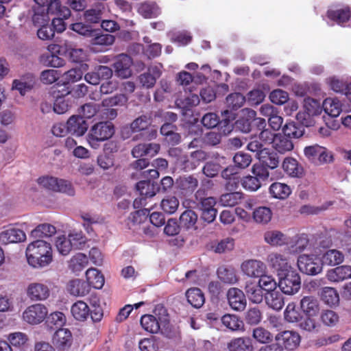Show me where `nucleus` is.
Here are the masks:
<instances>
[{"instance_id":"obj_27","label":"nucleus","mask_w":351,"mask_h":351,"mask_svg":"<svg viewBox=\"0 0 351 351\" xmlns=\"http://www.w3.org/2000/svg\"><path fill=\"white\" fill-rule=\"evenodd\" d=\"M273 148L281 154L291 152L293 147V143L288 137L282 134H276L274 141H272Z\"/></svg>"},{"instance_id":"obj_6","label":"nucleus","mask_w":351,"mask_h":351,"mask_svg":"<svg viewBox=\"0 0 351 351\" xmlns=\"http://www.w3.org/2000/svg\"><path fill=\"white\" fill-rule=\"evenodd\" d=\"M304 154L308 160L316 165L330 162L332 159L330 152L317 144L304 147Z\"/></svg>"},{"instance_id":"obj_48","label":"nucleus","mask_w":351,"mask_h":351,"mask_svg":"<svg viewBox=\"0 0 351 351\" xmlns=\"http://www.w3.org/2000/svg\"><path fill=\"white\" fill-rule=\"evenodd\" d=\"M245 292L249 299L254 303L258 304L263 298V291L256 284H247L245 287Z\"/></svg>"},{"instance_id":"obj_35","label":"nucleus","mask_w":351,"mask_h":351,"mask_svg":"<svg viewBox=\"0 0 351 351\" xmlns=\"http://www.w3.org/2000/svg\"><path fill=\"white\" fill-rule=\"evenodd\" d=\"M218 278L224 283L234 284L238 281V276L234 268L232 267H220L217 269Z\"/></svg>"},{"instance_id":"obj_47","label":"nucleus","mask_w":351,"mask_h":351,"mask_svg":"<svg viewBox=\"0 0 351 351\" xmlns=\"http://www.w3.org/2000/svg\"><path fill=\"white\" fill-rule=\"evenodd\" d=\"M221 176L228 181L226 184V189L228 191H232L237 189L238 185V179L236 177V172L233 167H229L221 172Z\"/></svg>"},{"instance_id":"obj_38","label":"nucleus","mask_w":351,"mask_h":351,"mask_svg":"<svg viewBox=\"0 0 351 351\" xmlns=\"http://www.w3.org/2000/svg\"><path fill=\"white\" fill-rule=\"evenodd\" d=\"M187 301L195 308H200L205 302V298L202 291L198 288H191L186 293Z\"/></svg>"},{"instance_id":"obj_40","label":"nucleus","mask_w":351,"mask_h":351,"mask_svg":"<svg viewBox=\"0 0 351 351\" xmlns=\"http://www.w3.org/2000/svg\"><path fill=\"white\" fill-rule=\"evenodd\" d=\"M152 119L146 115L141 116L134 119L130 124V129L133 133L145 132L152 126Z\"/></svg>"},{"instance_id":"obj_52","label":"nucleus","mask_w":351,"mask_h":351,"mask_svg":"<svg viewBox=\"0 0 351 351\" xmlns=\"http://www.w3.org/2000/svg\"><path fill=\"white\" fill-rule=\"evenodd\" d=\"M27 78L28 81L14 80L12 83V88L19 90L21 95H25L26 91L30 90L34 85L33 75L28 74Z\"/></svg>"},{"instance_id":"obj_63","label":"nucleus","mask_w":351,"mask_h":351,"mask_svg":"<svg viewBox=\"0 0 351 351\" xmlns=\"http://www.w3.org/2000/svg\"><path fill=\"white\" fill-rule=\"evenodd\" d=\"M204 191H197L195 194L197 201L201 204V210L215 209L214 206L216 204V199L213 197H202Z\"/></svg>"},{"instance_id":"obj_50","label":"nucleus","mask_w":351,"mask_h":351,"mask_svg":"<svg viewBox=\"0 0 351 351\" xmlns=\"http://www.w3.org/2000/svg\"><path fill=\"white\" fill-rule=\"evenodd\" d=\"M68 238L73 249H82L86 243V238L82 231L72 230L69 232Z\"/></svg>"},{"instance_id":"obj_33","label":"nucleus","mask_w":351,"mask_h":351,"mask_svg":"<svg viewBox=\"0 0 351 351\" xmlns=\"http://www.w3.org/2000/svg\"><path fill=\"white\" fill-rule=\"evenodd\" d=\"M222 324L232 331L243 330L244 328L243 322L237 315L226 314L221 317Z\"/></svg>"},{"instance_id":"obj_18","label":"nucleus","mask_w":351,"mask_h":351,"mask_svg":"<svg viewBox=\"0 0 351 351\" xmlns=\"http://www.w3.org/2000/svg\"><path fill=\"white\" fill-rule=\"evenodd\" d=\"M282 167L285 172L291 178H302L304 174L303 167L294 158H285Z\"/></svg>"},{"instance_id":"obj_57","label":"nucleus","mask_w":351,"mask_h":351,"mask_svg":"<svg viewBox=\"0 0 351 351\" xmlns=\"http://www.w3.org/2000/svg\"><path fill=\"white\" fill-rule=\"evenodd\" d=\"M178 184L182 190L191 193L197 188L198 181L193 176L183 177L179 180Z\"/></svg>"},{"instance_id":"obj_36","label":"nucleus","mask_w":351,"mask_h":351,"mask_svg":"<svg viewBox=\"0 0 351 351\" xmlns=\"http://www.w3.org/2000/svg\"><path fill=\"white\" fill-rule=\"evenodd\" d=\"M252 217L256 223L265 225L271 221L272 212L267 206H260L253 211Z\"/></svg>"},{"instance_id":"obj_51","label":"nucleus","mask_w":351,"mask_h":351,"mask_svg":"<svg viewBox=\"0 0 351 351\" xmlns=\"http://www.w3.org/2000/svg\"><path fill=\"white\" fill-rule=\"evenodd\" d=\"M320 319L324 325L332 327L338 324L339 316L335 311L327 309L322 312Z\"/></svg>"},{"instance_id":"obj_55","label":"nucleus","mask_w":351,"mask_h":351,"mask_svg":"<svg viewBox=\"0 0 351 351\" xmlns=\"http://www.w3.org/2000/svg\"><path fill=\"white\" fill-rule=\"evenodd\" d=\"M91 36H94L91 40L93 46L106 47L112 45L114 42V36L110 34L96 35L93 33Z\"/></svg>"},{"instance_id":"obj_56","label":"nucleus","mask_w":351,"mask_h":351,"mask_svg":"<svg viewBox=\"0 0 351 351\" xmlns=\"http://www.w3.org/2000/svg\"><path fill=\"white\" fill-rule=\"evenodd\" d=\"M258 280V286L261 290H265L267 293L275 291L276 289L277 283L271 276L262 274Z\"/></svg>"},{"instance_id":"obj_24","label":"nucleus","mask_w":351,"mask_h":351,"mask_svg":"<svg viewBox=\"0 0 351 351\" xmlns=\"http://www.w3.org/2000/svg\"><path fill=\"white\" fill-rule=\"evenodd\" d=\"M320 260L322 266H335L343 262L344 255L339 250H328L322 254Z\"/></svg>"},{"instance_id":"obj_62","label":"nucleus","mask_w":351,"mask_h":351,"mask_svg":"<svg viewBox=\"0 0 351 351\" xmlns=\"http://www.w3.org/2000/svg\"><path fill=\"white\" fill-rule=\"evenodd\" d=\"M82 77V71H79L77 68H74L64 72L62 74V81L64 84H69L80 80Z\"/></svg>"},{"instance_id":"obj_37","label":"nucleus","mask_w":351,"mask_h":351,"mask_svg":"<svg viewBox=\"0 0 351 351\" xmlns=\"http://www.w3.org/2000/svg\"><path fill=\"white\" fill-rule=\"evenodd\" d=\"M265 302L269 308L275 311L281 310L285 304L282 295L276 291L267 293L265 295Z\"/></svg>"},{"instance_id":"obj_41","label":"nucleus","mask_w":351,"mask_h":351,"mask_svg":"<svg viewBox=\"0 0 351 351\" xmlns=\"http://www.w3.org/2000/svg\"><path fill=\"white\" fill-rule=\"evenodd\" d=\"M327 16L332 21L341 25L350 19V11L348 8L337 9L335 10L330 9L328 11Z\"/></svg>"},{"instance_id":"obj_49","label":"nucleus","mask_w":351,"mask_h":351,"mask_svg":"<svg viewBox=\"0 0 351 351\" xmlns=\"http://www.w3.org/2000/svg\"><path fill=\"white\" fill-rule=\"evenodd\" d=\"M56 232L55 226L49 223H43L32 231V236L34 237H49L55 234Z\"/></svg>"},{"instance_id":"obj_58","label":"nucleus","mask_w":351,"mask_h":351,"mask_svg":"<svg viewBox=\"0 0 351 351\" xmlns=\"http://www.w3.org/2000/svg\"><path fill=\"white\" fill-rule=\"evenodd\" d=\"M241 183L245 190L250 191H256L261 186V182L254 176L243 177L241 180Z\"/></svg>"},{"instance_id":"obj_4","label":"nucleus","mask_w":351,"mask_h":351,"mask_svg":"<svg viewBox=\"0 0 351 351\" xmlns=\"http://www.w3.org/2000/svg\"><path fill=\"white\" fill-rule=\"evenodd\" d=\"M114 133L113 124L110 121H101L93 125L88 134V141L91 147L97 149L99 143L111 138Z\"/></svg>"},{"instance_id":"obj_31","label":"nucleus","mask_w":351,"mask_h":351,"mask_svg":"<svg viewBox=\"0 0 351 351\" xmlns=\"http://www.w3.org/2000/svg\"><path fill=\"white\" fill-rule=\"evenodd\" d=\"M319 295L321 300L329 306H337L339 302V293L333 287H326L322 288Z\"/></svg>"},{"instance_id":"obj_9","label":"nucleus","mask_w":351,"mask_h":351,"mask_svg":"<svg viewBox=\"0 0 351 351\" xmlns=\"http://www.w3.org/2000/svg\"><path fill=\"white\" fill-rule=\"evenodd\" d=\"M132 58L125 53H121L114 58L113 68L115 75L120 78L126 79L132 75Z\"/></svg>"},{"instance_id":"obj_1","label":"nucleus","mask_w":351,"mask_h":351,"mask_svg":"<svg viewBox=\"0 0 351 351\" xmlns=\"http://www.w3.org/2000/svg\"><path fill=\"white\" fill-rule=\"evenodd\" d=\"M28 263L34 267H43L52 261V249L50 243L38 239L30 243L26 249Z\"/></svg>"},{"instance_id":"obj_17","label":"nucleus","mask_w":351,"mask_h":351,"mask_svg":"<svg viewBox=\"0 0 351 351\" xmlns=\"http://www.w3.org/2000/svg\"><path fill=\"white\" fill-rule=\"evenodd\" d=\"M326 278L331 282H340L351 278V265H344L327 271Z\"/></svg>"},{"instance_id":"obj_3","label":"nucleus","mask_w":351,"mask_h":351,"mask_svg":"<svg viewBox=\"0 0 351 351\" xmlns=\"http://www.w3.org/2000/svg\"><path fill=\"white\" fill-rule=\"evenodd\" d=\"M155 322L158 331L162 335L176 341L180 339L179 328L170 324L167 310L162 304L155 306Z\"/></svg>"},{"instance_id":"obj_12","label":"nucleus","mask_w":351,"mask_h":351,"mask_svg":"<svg viewBox=\"0 0 351 351\" xmlns=\"http://www.w3.org/2000/svg\"><path fill=\"white\" fill-rule=\"evenodd\" d=\"M265 265L256 259L245 261L241 265L242 273L250 278H258L265 273Z\"/></svg>"},{"instance_id":"obj_42","label":"nucleus","mask_w":351,"mask_h":351,"mask_svg":"<svg viewBox=\"0 0 351 351\" xmlns=\"http://www.w3.org/2000/svg\"><path fill=\"white\" fill-rule=\"evenodd\" d=\"M243 194L241 192H232L223 194L219 199V204L224 207H232L241 202Z\"/></svg>"},{"instance_id":"obj_46","label":"nucleus","mask_w":351,"mask_h":351,"mask_svg":"<svg viewBox=\"0 0 351 351\" xmlns=\"http://www.w3.org/2000/svg\"><path fill=\"white\" fill-rule=\"evenodd\" d=\"M197 214L192 210H186L180 217V226L186 229L195 228Z\"/></svg>"},{"instance_id":"obj_53","label":"nucleus","mask_w":351,"mask_h":351,"mask_svg":"<svg viewBox=\"0 0 351 351\" xmlns=\"http://www.w3.org/2000/svg\"><path fill=\"white\" fill-rule=\"evenodd\" d=\"M284 136L298 138L304 134V130L301 127H298L296 124L291 121L287 123L282 128Z\"/></svg>"},{"instance_id":"obj_23","label":"nucleus","mask_w":351,"mask_h":351,"mask_svg":"<svg viewBox=\"0 0 351 351\" xmlns=\"http://www.w3.org/2000/svg\"><path fill=\"white\" fill-rule=\"evenodd\" d=\"M206 154L202 150H197L191 154L190 158L182 156L180 162L182 164L184 169L186 170H193L201 161L206 159Z\"/></svg>"},{"instance_id":"obj_64","label":"nucleus","mask_w":351,"mask_h":351,"mask_svg":"<svg viewBox=\"0 0 351 351\" xmlns=\"http://www.w3.org/2000/svg\"><path fill=\"white\" fill-rule=\"evenodd\" d=\"M270 101L276 105H282L289 100V94L281 89H276L269 95Z\"/></svg>"},{"instance_id":"obj_22","label":"nucleus","mask_w":351,"mask_h":351,"mask_svg":"<svg viewBox=\"0 0 351 351\" xmlns=\"http://www.w3.org/2000/svg\"><path fill=\"white\" fill-rule=\"evenodd\" d=\"M25 239V232L18 228H9L0 233V243L2 244L22 242Z\"/></svg>"},{"instance_id":"obj_13","label":"nucleus","mask_w":351,"mask_h":351,"mask_svg":"<svg viewBox=\"0 0 351 351\" xmlns=\"http://www.w3.org/2000/svg\"><path fill=\"white\" fill-rule=\"evenodd\" d=\"M27 295L32 301L45 300L49 298L50 290L46 285L33 282L27 286Z\"/></svg>"},{"instance_id":"obj_21","label":"nucleus","mask_w":351,"mask_h":351,"mask_svg":"<svg viewBox=\"0 0 351 351\" xmlns=\"http://www.w3.org/2000/svg\"><path fill=\"white\" fill-rule=\"evenodd\" d=\"M152 171V169H149L143 172L142 175L145 180L136 184V190L139 191L141 195L145 196V198H152L154 196V180L148 176Z\"/></svg>"},{"instance_id":"obj_39","label":"nucleus","mask_w":351,"mask_h":351,"mask_svg":"<svg viewBox=\"0 0 351 351\" xmlns=\"http://www.w3.org/2000/svg\"><path fill=\"white\" fill-rule=\"evenodd\" d=\"M269 192L274 197L284 199L289 196L291 190L286 184L274 182L270 186Z\"/></svg>"},{"instance_id":"obj_19","label":"nucleus","mask_w":351,"mask_h":351,"mask_svg":"<svg viewBox=\"0 0 351 351\" xmlns=\"http://www.w3.org/2000/svg\"><path fill=\"white\" fill-rule=\"evenodd\" d=\"M73 342L71 331L66 328H60L56 330L53 336V343L60 350L69 348Z\"/></svg>"},{"instance_id":"obj_30","label":"nucleus","mask_w":351,"mask_h":351,"mask_svg":"<svg viewBox=\"0 0 351 351\" xmlns=\"http://www.w3.org/2000/svg\"><path fill=\"white\" fill-rule=\"evenodd\" d=\"M50 0H49L46 3H47ZM45 3L39 4L36 3V7L34 8V14L32 16V22L34 26L40 27L42 25H46L49 23L50 19L49 17V14L46 12V9L45 8Z\"/></svg>"},{"instance_id":"obj_44","label":"nucleus","mask_w":351,"mask_h":351,"mask_svg":"<svg viewBox=\"0 0 351 351\" xmlns=\"http://www.w3.org/2000/svg\"><path fill=\"white\" fill-rule=\"evenodd\" d=\"M247 147L250 151L256 152V157L261 162H263L272 153L269 149L263 148V144L257 140L250 141Z\"/></svg>"},{"instance_id":"obj_61","label":"nucleus","mask_w":351,"mask_h":351,"mask_svg":"<svg viewBox=\"0 0 351 351\" xmlns=\"http://www.w3.org/2000/svg\"><path fill=\"white\" fill-rule=\"evenodd\" d=\"M160 206L165 213L173 214L179 206V201L176 197H168L161 201Z\"/></svg>"},{"instance_id":"obj_2","label":"nucleus","mask_w":351,"mask_h":351,"mask_svg":"<svg viewBox=\"0 0 351 351\" xmlns=\"http://www.w3.org/2000/svg\"><path fill=\"white\" fill-rule=\"evenodd\" d=\"M322 111V104L319 101L308 97L304 99L302 110L297 114L296 119L303 125L311 127L315 125L316 119Z\"/></svg>"},{"instance_id":"obj_14","label":"nucleus","mask_w":351,"mask_h":351,"mask_svg":"<svg viewBox=\"0 0 351 351\" xmlns=\"http://www.w3.org/2000/svg\"><path fill=\"white\" fill-rule=\"evenodd\" d=\"M88 124L81 116H71L66 122V131L75 136H83L87 131Z\"/></svg>"},{"instance_id":"obj_45","label":"nucleus","mask_w":351,"mask_h":351,"mask_svg":"<svg viewBox=\"0 0 351 351\" xmlns=\"http://www.w3.org/2000/svg\"><path fill=\"white\" fill-rule=\"evenodd\" d=\"M88 264V257L82 253H78L71 258L69 267L73 272H80L87 267Z\"/></svg>"},{"instance_id":"obj_11","label":"nucleus","mask_w":351,"mask_h":351,"mask_svg":"<svg viewBox=\"0 0 351 351\" xmlns=\"http://www.w3.org/2000/svg\"><path fill=\"white\" fill-rule=\"evenodd\" d=\"M277 345L283 347L288 350H293L300 345V335L292 330H285L278 333L276 337Z\"/></svg>"},{"instance_id":"obj_34","label":"nucleus","mask_w":351,"mask_h":351,"mask_svg":"<svg viewBox=\"0 0 351 351\" xmlns=\"http://www.w3.org/2000/svg\"><path fill=\"white\" fill-rule=\"evenodd\" d=\"M86 277L89 287L92 286L95 289H101L104 285L103 275L95 268L88 269L86 272Z\"/></svg>"},{"instance_id":"obj_60","label":"nucleus","mask_w":351,"mask_h":351,"mask_svg":"<svg viewBox=\"0 0 351 351\" xmlns=\"http://www.w3.org/2000/svg\"><path fill=\"white\" fill-rule=\"evenodd\" d=\"M253 337L259 343H267L271 341L273 336L269 331L262 327L254 329Z\"/></svg>"},{"instance_id":"obj_25","label":"nucleus","mask_w":351,"mask_h":351,"mask_svg":"<svg viewBox=\"0 0 351 351\" xmlns=\"http://www.w3.org/2000/svg\"><path fill=\"white\" fill-rule=\"evenodd\" d=\"M229 351H253L254 346L250 337H242L232 339L228 344Z\"/></svg>"},{"instance_id":"obj_29","label":"nucleus","mask_w":351,"mask_h":351,"mask_svg":"<svg viewBox=\"0 0 351 351\" xmlns=\"http://www.w3.org/2000/svg\"><path fill=\"white\" fill-rule=\"evenodd\" d=\"M71 312L76 320L84 322L89 317L90 308L86 303L79 300L72 305Z\"/></svg>"},{"instance_id":"obj_54","label":"nucleus","mask_w":351,"mask_h":351,"mask_svg":"<svg viewBox=\"0 0 351 351\" xmlns=\"http://www.w3.org/2000/svg\"><path fill=\"white\" fill-rule=\"evenodd\" d=\"M55 245L58 252L63 256L69 254L73 249L69 238H66L64 235L57 237Z\"/></svg>"},{"instance_id":"obj_32","label":"nucleus","mask_w":351,"mask_h":351,"mask_svg":"<svg viewBox=\"0 0 351 351\" xmlns=\"http://www.w3.org/2000/svg\"><path fill=\"white\" fill-rule=\"evenodd\" d=\"M332 117H338L341 112V104L337 98L328 97L322 103V110Z\"/></svg>"},{"instance_id":"obj_8","label":"nucleus","mask_w":351,"mask_h":351,"mask_svg":"<svg viewBox=\"0 0 351 351\" xmlns=\"http://www.w3.org/2000/svg\"><path fill=\"white\" fill-rule=\"evenodd\" d=\"M279 278L278 287L282 292L287 295H293L298 292L301 280L300 275L295 271H290Z\"/></svg>"},{"instance_id":"obj_10","label":"nucleus","mask_w":351,"mask_h":351,"mask_svg":"<svg viewBox=\"0 0 351 351\" xmlns=\"http://www.w3.org/2000/svg\"><path fill=\"white\" fill-rule=\"evenodd\" d=\"M48 313L47 308L42 304H36L29 306L23 313L24 321L30 324L41 323Z\"/></svg>"},{"instance_id":"obj_15","label":"nucleus","mask_w":351,"mask_h":351,"mask_svg":"<svg viewBox=\"0 0 351 351\" xmlns=\"http://www.w3.org/2000/svg\"><path fill=\"white\" fill-rule=\"evenodd\" d=\"M264 241L273 247H281L290 243V237L277 230H267L264 233Z\"/></svg>"},{"instance_id":"obj_59","label":"nucleus","mask_w":351,"mask_h":351,"mask_svg":"<svg viewBox=\"0 0 351 351\" xmlns=\"http://www.w3.org/2000/svg\"><path fill=\"white\" fill-rule=\"evenodd\" d=\"M245 101V97L239 93L230 94L226 97L227 105L232 110L241 108L244 104Z\"/></svg>"},{"instance_id":"obj_28","label":"nucleus","mask_w":351,"mask_h":351,"mask_svg":"<svg viewBox=\"0 0 351 351\" xmlns=\"http://www.w3.org/2000/svg\"><path fill=\"white\" fill-rule=\"evenodd\" d=\"M45 8L48 14H56L64 19H68L71 16L70 10L67 7L62 6L58 0H50L45 4Z\"/></svg>"},{"instance_id":"obj_7","label":"nucleus","mask_w":351,"mask_h":351,"mask_svg":"<svg viewBox=\"0 0 351 351\" xmlns=\"http://www.w3.org/2000/svg\"><path fill=\"white\" fill-rule=\"evenodd\" d=\"M298 267L301 272L308 275H316L322 271L321 260L314 254L300 255L298 258Z\"/></svg>"},{"instance_id":"obj_20","label":"nucleus","mask_w":351,"mask_h":351,"mask_svg":"<svg viewBox=\"0 0 351 351\" xmlns=\"http://www.w3.org/2000/svg\"><path fill=\"white\" fill-rule=\"evenodd\" d=\"M300 308L307 317H315L320 310L319 302L314 296H304L300 300Z\"/></svg>"},{"instance_id":"obj_43","label":"nucleus","mask_w":351,"mask_h":351,"mask_svg":"<svg viewBox=\"0 0 351 351\" xmlns=\"http://www.w3.org/2000/svg\"><path fill=\"white\" fill-rule=\"evenodd\" d=\"M308 244V240L305 235H295L290 238V243L287 245L293 253H300L304 251Z\"/></svg>"},{"instance_id":"obj_5","label":"nucleus","mask_w":351,"mask_h":351,"mask_svg":"<svg viewBox=\"0 0 351 351\" xmlns=\"http://www.w3.org/2000/svg\"><path fill=\"white\" fill-rule=\"evenodd\" d=\"M267 263L268 266L277 273L278 276L292 271V263L289 256L282 252H272L267 255Z\"/></svg>"},{"instance_id":"obj_26","label":"nucleus","mask_w":351,"mask_h":351,"mask_svg":"<svg viewBox=\"0 0 351 351\" xmlns=\"http://www.w3.org/2000/svg\"><path fill=\"white\" fill-rule=\"evenodd\" d=\"M67 290L71 295L78 297L84 296L90 291L88 284L80 279L69 281L67 285Z\"/></svg>"},{"instance_id":"obj_16","label":"nucleus","mask_w":351,"mask_h":351,"mask_svg":"<svg viewBox=\"0 0 351 351\" xmlns=\"http://www.w3.org/2000/svg\"><path fill=\"white\" fill-rule=\"evenodd\" d=\"M227 298L230 307L235 311H243L246 306V299L243 292L237 288H230L227 293Z\"/></svg>"}]
</instances>
